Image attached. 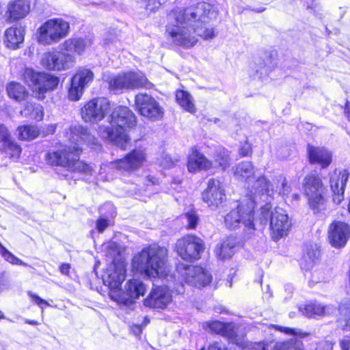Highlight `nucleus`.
Masks as SVG:
<instances>
[{
  "instance_id": "obj_1",
  "label": "nucleus",
  "mask_w": 350,
  "mask_h": 350,
  "mask_svg": "<svg viewBox=\"0 0 350 350\" xmlns=\"http://www.w3.org/2000/svg\"><path fill=\"white\" fill-rule=\"evenodd\" d=\"M213 16H215V13L206 2L186 8L174 9L167 15L166 32L175 45L191 48L198 42V36L204 40L216 36L213 28L208 25Z\"/></svg>"
},
{
  "instance_id": "obj_2",
  "label": "nucleus",
  "mask_w": 350,
  "mask_h": 350,
  "mask_svg": "<svg viewBox=\"0 0 350 350\" xmlns=\"http://www.w3.org/2000/svg\"><path fill=\"white\" fill-rule=\"evenodd\" d=\"M133 269L147 278L166 280L167 284L153 288L144 301L145 306L164 309L172 301V290L180 293L174 274H170L167 263V250L157 245H151L142 249L132 260Z\"/></svg>"
},
{
  "instance_id": "obj_3",
  "label": "nucleus",
  "mask_w": 350,
  "mask_h": 350,
  "mask_svg": "<svg viewBox=\"0 0 350 350\" xmlns=\"http://www.w3.org/2000/svg\"><path fill=\"white\" fill-rule=\"evenodd\" d=\"M67 137L71 142L75 143V146L72 148L64 146L55 150L49 151L45 157L47 163L51 165L66 167L70 171L91 174L92 167L79 159L81 152L79 143L83 142L91 148L97 150L100 148V145L96 138L90 133L88 129L80 124L71 126L69 133H67Z\"/></svg>"
},
{
  "instance_id": "obj_4",
  "label": "nucleus",
  "mask_w": 350,
  "mask_h": 350,
  "mask_svg": "<svg viewBox=\"0 0 350 350\" xmlns=\"http://www.w3.org/2000/svg\"><path fill=\"white\" fill-rule=\"evenodd\" d=\"M250 200L242 202L231 207V210L224 217L226 228L234 230L241 224L247 230H254V211L255 205L261 202H267L274 193L273 188L269 180L264 176L258 177L248 187Z\"/></svg>"
},
{
  "instance_id": "obj_5",
  "label": "nucleus",
  "mask_w": 350,
  "mask_h": 350,
  "mask_svg": "<svg viewBox=\"0 0 350 350\" xmlns=\"http://www.w3.org/2000/svg\"><path fill=\"white\" fill-rule=\"evenodd\" d=\"M110 126H101L98 133L105 139L122 149H125L130 142L126 133L127 129L133 128L137 122L135 114L125 106H118L114 109L110 117Z\"/></svg>"
},
{
  "instance_id": "obj_6",
  "label": "nucleus",
  "mask_w": 350,
  "mask_h": 350,
  "mask_svg": "<svg viewBox=\"0 0 350 350\" xmlns=\"http://www.w3.org/2000/svg\"><path fill=\"white\" fill-rule=\"evenodd\" d=\"M273 193L269 200L265 202V204L261 207L260 215L262 223L263 221L266 223L269 220L271 237L273 240L276 241L288 234L291 224L288 215L283 208L276 207L273 211H271L270 202L273 199Z\"/></svg>"
},
{
  "instance_id": "obj_7",
  "label": "nucleus",
  "mask_w": 350,
  "mask_h": 350,
  "mask_svg": "<svg viewBox=\"0 0 350 350\" xmlns=\"http://www.w3.org/2000/svg\"><path fill=\"white\" fill-rule=\"evenodd\" d=\"M109 89L116 93L139 88L151 89L153 84L141 71H129L109 77Z\"/></svg>"
},
{
  "instance_id": "obj_8",
  "label": "nucleus",
  "mask_w": 350,
  "mask_h": 350,
  "mask_svg": "<svg viewBox=\"0 0 350 350\" xmlns=\"http://www.w3.org/2000/svg\"><path fill=\"white\" fill-rule=\"evenodd\" d=\"M69 29V23L61 18L49 19L38 29V40L43 44L57 43L67 36Z\"/></svg>"
},
{
  "instance_id": "obj_9",
  "label": "nucleus",
  "mask_w": 350,
  "mask_h": 350,
  "mask_svg": "<svg viewBox=\"0 0 350 350\" xmlns=\"http://www.w3.org/2000/svg\"><path fill=\"white\" fill-rule=\"evenodd\" d=\"M178 274L176 284L183 287V282L197 288H202L209 284L212 280L211 275L201 267L185 265L179 262L176 265Z\"/></svg>"
},
{
  "instance_id": "obj_10",
  "label": "nucleus",
  "mask_w": 350,
  "mask_h": 350,
  "mask_svg": "<svg viewBox=\"0 0 350 350\" xmlns=\"http://www.w3.org/2000/svg\"><path fill=\"white\" fill-rule=\"evenodd\" d=\"M303 188L310 207L314 212L323 209L326 202L325 188L321 179L314 174H309L304 178Z\"/></svg>"
},
{
  "instance_id": "obj_11",
  "label": "nucleus",
  "mask_w": 350,
  "mask_h": 350,
  "mask_svg": "<svg viewBox=\"0 0 350 350\" xmlns=\"http://www.w3.org/2000/svg\"><path fill=\"white\" fill-rule=\"evenodd\" d=\"M204 250L202 239L195 235H187L177 240L174 251L182 259L193 262L200 258Z\"/></svg>"
},
{
  "instance_id": "obj_12",
  "label": "nucleus",
  "mask_w": 350,
  "mask_h": 350,
  "mask_svg": "<svg viewBox=\"0 0 350 350\" xmlns=\"http://www.w3.org/2000/svg\"><path fill=\"white\" fill-rule=\"evenodd\" d=\"M23 78L27 83L35 91L44 94L55 89L59 79L58 77L46 72H37L31 68H26Z\"/></svg>"
},
{
  "instance_id": "obj_13",
  "label": "nucleus",
  "mask_w": 350,
  "mask_h": 350,
  "mask_svg": "<svg viewBox=\"0 0 350 350\" xmlns=\"http://www.w3.org/2000/svg\"><path fill=\"white\" fill-rule=\"evenodd\" d=\"M110 109V103L105 97L93 98L81 109L82 119L85 122L98 123L101 121Z\"/></svg>"
},
{
  "instance_id": "obj_14",
  "label": "nucleus",
  "mask_w": 350,
  "mask_h": 350,
  "mask_svg": "<svg viewBox=\"0 0 350 350\" xmlns=\"http://www.w3.org/2000/svg\"><path fill=\"white\" fill-rule=\"evenodd\" d=\"M146 161L145 149L137 148L126 154L123 158L110 162L109 167L121 172H132L142 167Z\"/></svg>"
},
{
  "instance_id": "obj_15",
  "label": "nucleus",
  "mask_w": 350,
  "mask_h": 350,
  "mask_svg": "<svg viewBox=\"0 0 350 350\" xmlns=\"http://www.w3.org/2000/svg\"><path fill=\"white\" fill-rule=\"evenodd\" d=\"M42 66L49 70H67L75 64V58L69 53L53 51L42 54L40 59Z\"/></svg>"
},
{
  "instance_id": "obj_16",
  "label": "nucleus",
  "mask_w": 350,
  "mask_h": 350,
  "mask_svg": "<svg viewBox=\"0 0 350 350\" xmlns=\"http://www.w3.org/2000/svg\"><path fill=\"white\" fill-rule=\"evenodd\" d=\"M135 104L137 111L151 120H159L163 116V107L154 98L148 94H137L135 98Z\"/></svg>"
},
{
  "instance_id": "obj_17",
  "label": "nucleus",
  "mask_w": 350,
  "mask_h": 350,
  "mask_svg": "<svg viewBox=\"0 0 350 350\" xmlns=\"http://www.w3.org/2000/svg\"><path fill=\"white\" fill-rule=\"evenodd\" d=\"M146 288L144 284L138 280H130L126 282L124 290H116L112 293V300L119 304L129 305L135 299L144 295Z\"/></svg>"
},
{
  "instance_id": "obj_18",
  "label": "nucleus",
  "mask_w": 350,
  "mask_h": 350,
  "mask_svg": "<svg viewBox=\"0 0 350 350\" xmlns=\"http://www.w3.org/2000/svg\"><path fill=\"white\" fill-rule=\"evenodd\" d=\"M202 197L204 202L212 210L219 208L226 199V191L221 183L214 178L208 180L207 187L202 192Z\"/></svg>"
},
{
  "instance_id": "obj_19",
  "label": "nucleus",
  "mask_w": 350,
  "mask_h": 350,
  "mask_svg": "<svg viewBox=\"0 0 350 350\" xmlns=\"http://www.w3.org/2000/svg\"><path fill=\"white\" fill-rule=\"evenodd\" d=\"M125 274L126 268L122 262L111 265L104 272L103 281L110 288L109 297L111 299L113 291L120 290V286L125 280Z\"/></svg>"
},
{
  "instance_id": "obj_20",
  "label": "nucleus",
  "mask_w": 350,
  "mask_h": 350,
  "mask_svg": "<svg viewBox=\"0 0 350 350\" xmlns=\"http://www.w3.org/2000/svg\"><path fill=\"white\" fill-rule=\"evenodd\" d=\"M328 237L332 246L344 247L350 238L349 225L340 221H333L329 226Z\"/></svg>"
},
{
  "instance_id": "obj_21",
  "label": "nucleus",
  "mask_w": 350,
  "mask_h": 350,
  "mask_svg": "<svg viewBox=\"0 0 350 350\" xmlns=\"http://www.w3.org/2000/svg\"><path fill=\"white\" fill-rule=\"evenodd\" d=\"M349 173L347 170H335L330 177V187L333 193V202L337 204L344 200V192Z\"/></svg>"
},
{
  "instance_id": "obj_22",
  "label": "nucleus",
  "mask_w": 350,
  "mask_h": 350,
  "mask_svg": "<svg viewBox=\"0 0 350 350\" xmlns=\"http://www.w3.org/2000/svg\"><path fill=\"white\" fill-rule=\"evenodd\" d=\"M213 167V163L203 154L200 152L196 147L191 149V153L188 156L187 169L192 173L200 170H206Z\"/></svg>"
},
{
  "instance_id": "obj_23",
  "label": "nucleus",
  "mask_w": 350,
  "mask_h": 350,
  "mask_svg": "<svg viewBox=\"0 0 350 350\" xmlns=\"http://www.w3.org/2000/svg\"><path fill=\"white\" fill-rule=\"evenodd\" d=\"M300 310L306 317L316 319L332 315L336 312V308L332 304L324 305L314 301L306 304L304 309L300 308Z\"/></svg>"
},
{
  "instance_id": "obj_24",
  "label": "nucleus",
  "mask_w": 350,
  "mask_h": 350,
  "mask_svg": "<svg viewBox=\"0 0 350 350\" xmlns=\"http://www.w3.org/2000/svg\"><path fill=\"white\" fill-rule=\"evenodd\" d=\"M25 28L21 24H16L5 31L4 44L8 48L16 49L24 42Z\"/></svg>"
},
{
  "instance_id": "obj_25",
  "label": "nucleus",
  "mask_w": 350,
  "mask_h": 350,
  "mask_svg": "<svg viewBox=\"0 0 350 350\" xmlns=\"http://www.w3.org/2000/svg\"><path fill=\"white\" fill-rule=\"evenodd\" d=\"M307 151L310 163H317L321 167L325 168L332 162V155L331 152L323 147L308 145Z\"/></svg>"
},
{
  "instance_id": "obj_26",
  "label": "nucleus",
  "mask_w": 350,
  "mask_h": 350,
  "mask_svg": "<svg viewBox=\"0 0 350 350\" xmlns=\"http://www.w3.org/2000/svg\"><path fill=\"white\" fill-rule=\"evenodd\" d=\"M204 327L206 329L208 328L213 332L230 338L234 340L237 344L239 342L237 340H234L236 331L233 323H224L219 321H208L204 323Z\"/></svg>"
},
{
  "instance_id": "obj_27",
  "label": "nucleus",
  "mask_w": 350,
  "mask_h": 350,
  "mask_svg": "<svg viewBox=\"0 0 350 350\" xmlns=\"http://www.w3.org/2000/svg\"><path fill=\"white\" fill-rule=\"evenodd\" d=\"M30 11L29 3L26 0H16L8 4V13L10 20L15 21L25 18Z\"/></svg>"
},
{
  "instance_id": "obj_28",
  "label": "nucleus",
  "mask_w": 350,
  "mask_h": 350,
  "mask_svg": "<svg viewBox=\"0 0 350 350\" xmlns=\"http://www.w3.org/2000/svg\"><path fill=\"white\" fill-rule=\"evenodd\" d=\"M90 38H75L66 40L62 45V50L66 52L81 54L87 48L92 44Z\"/></svg>"
},
{
  "instance_id": "obj_29",
  "label": "nucleus",
  "mask_w": 350,
  "mask_h": 350,
  "mask_svg": "<svg viewBox=\"0 0 350 350\" xmlns=\"http://www.w3.org/2000/svg\"><path fill=\"white\" fill-rule=\"evenodd\" d=\"M234 174L237 179L250 183L254 178V165L250 161L241 162L236 166Z\"/></svg>"
},
{
  "instance_id": "obj_30",
  "label": "nucleus",
  "mask_w": 350,
  "mask_h": 350,
  "mask_svg": "<svg viewBox=\"0 0 350 350\" xmlns=\"http://www.w3.org/2000/svg\"><path fill=\"white\" fill-rule=\"evenodd\" d=\"M234 240L231 238H227L216 245L215 254L221 260L230 258L234 253Z\"/></svg>"
},
{
  "instance_id": "obj_31",
  "label": "nucleus",
  "mask_w": 350,
  "mask_h": 350,
  "mask_svg": "<svg viewBox=\"0 0 350 350\" xmlns=\"http://www.w3.org/2000/svg\"><path fill=\"white\" fill-rule=\"evenodd\" d=\"M6 92L9 98L21 102L28 96V91L20 83L11 81L6 85Z\"/></svg>"
},
{
  "instance_id": "obj_32",
  "label": "nucleus",
  "mask_w": 350,
  "mask_h": 350,
  "mask_svg": "<svg viewBox=\"0 0 350 350\" xmlns=\"http://www.w3.org/2000/svg\"><path fill=\"white\" fill-rule=\"evenodd\" d=\"M176 100L184 110L191 113H194L196 111L193 98L188 92L182 90H177Z\"/></svg>"
},
{
  "instance_id": "obj_33",
  "label": "nucleus",
  "mask_w": 350,
  "mask_h": 350,
  "mask_svg": "<svg viewBox=\"0 0 350 350\" xmlns=\"http://www.w3.org/2000/svg\"><path fill=\"white\" fill-rule=\"evenodd\" d=\"M21 114L25 117L40 121L44 116L43 107L40 104L27 103L24 109L21 111Z\"/></svg>"
},
{
  "instance_id": "obj_34",
  "label": "nucleus",
  "mask_w": 350,
  "mask_h": 350,
  "mask_svg": "<svg viewBox=\"0 0 350 350\" xmlns=\"http://www.w3.org/2000/svg\"><path fill=\"white\" fill-rule=\"evenodd\" d=\"M1 150L13 160H17L22 151L21 146L12 141L11 137L2 142Z\"/></svg>"
},
{
  "instance_id": "obj_35",
  "label": "nucleus",
  "mask_w": 350,
  "mask_h": 350,
  "mask_svg": "<svg viewBox=\"0 0 350 350\" xmlns=\"http://www.w3.org/2000/svg\"><path fill=\"white\" fill-rule=\"evenodd\" d=\"M320 250L317 247L308 248L307 253L304 256L301 266L303 269H309L319 260Z\"/></svg>"
},
{
  "instance_id": "obj_36",
  "label": "nucleus",
  "mask_w": 350,
  "mask_h": 350,
  "mask_svg": "<svg viewBox=\"0 0 350 350\" xmlns=\"http://www.w3.org/2000/svg\"><path fill=\"white\" fill-rule=\"evenodd\" d=\"M340 317L339 322L343 324L344 327L350 328V299L342 301L338 306Z\"/></svg>"
},
{
  "instance_id": "obj_37",
  "label": "nucleus",
  "mask_w": 350,
  "mask_h": 350,
  "mask_svg": "<svg viewBox=\"0 0 350 350\" xmlns=\"http://www.w3.org/2000/svg\"><path fill=\"white\" fill-rule=\"evenodd\" d=\"M93 79L94 73L92 71L87 68H81L79 70L72 78L74 81H76L83 88L92 82Z\"/></svg>"
},
{
  "instance_id": "obj_38",
  "label": "nucleus",
  "mask_w": 350,
  "mask_h": 350,
  "mask_svg": "<svg viewBox=\"0 0 350 350\" xmlns=\"http://www.w3.org/2000/svg\"><path fill=\"white\" fill-rule=\"evenodd\" d=\"M213 167H221L222 170L226 169L229 165V154L228 151L224 148H219L216 151L214 156Z\"/></svg>"
},
{
  "instance_id": "obj_39",
  "label": "nucleus",
  "mask_w": 350,
  "mask_h": 350,
  "mask_svg": "<svg viewBox=\"0 0 350 350\" xmlns=\"http://www.w3.org/2000/svg\"><path fill=\"white\" fill-rule=\"evenodd\" d=\"M18 136L22 140H33L39 135V130L34 126H21L18 127Z\"/></svg>"
},
{
  "instance_id": "obj_40",
  "label": "nucleus",
  "mask_w": 350,
  "mask_h": 350,
  "mask_svg": "<svg viewBox=\"0 0 350 350\" xmlns=\"http://www.w3.org/2000/svg\"><path fill=\"white\" fill-rule=\"evenodd\" d=\"M237 345L239 347H241L243 350V348L248 347L250 350H275V342H260L256 343H250L241 341L240 342H237Z\"/></svg>"
},
{
  "instance_id": "obj_41",
  "label": "nucleus",
  "mask_w": 350,
  "mask_h": 350,
  "mask_svg": "<svg viewBox=\"0 0 350 350\" xmlns=\"http://www.w3.org/2000/svg\"><path fill=\"white\" fill-rule=\"evenodd\" d=\"M275 350H303V344L299 340H288L275 342Z\"/></svg>"
},
{
  "instance_id": "obj_42",
  "label": "nucleus",
  "mask_w": 350,
  "mask_h": 350,
  "mask_svg": "<svg viewBox=\"0 0 350 350\" xmlns=\"http://www.w3.org/2000/svg\"><path fill=\"white\" fill-rule=\"evenodd\" d=\"M183 219H184L183 223L186 228L189 230L196 229L200 221L199 216L194 210L185 213L183 215Z\"/></svg>"
},
{
  "instance_id": "obj_43",
  "label": "nucleus",
  "mask_w": 350,
  "mask_h": 350,
  "mask_svg": "<svg viewBox=\"0 0 350 350\" xmlns=\"http://www.w3.org/2000/svg\"><path fill=\"white\" fill-rule=\"evenodd\" d=\"M84 88L80 84L71 79L70 87L68 94L69 100L71 101L79 100L83 94Z\"/></svg>"
},
{
  "instance_id": "obj_44",
  "label": "nucleus",
  "mask_w": 350,
  "mask_h": 350,
  "mask_svg": "<svg viewBox=\"0 0 350 350\" xmlns=\"http://www.w3.org/2000/svg\"><path fill=\"white\" fill-rule=\"evenodd\" d=\"M271 326L274 327L275 329L284 333L285 334L298 336L301 338H305L309 335L308 333L304 332L299 329H293V328H290V327L274 325H271Z\"/></svg>"
},
{
  "instance_id": "obj_45",
  "label": "nucleus",
  "mask_w": 350,
  "mask_h": 350,
  "mask_svg": "<svg viewBox=\"0 0 350 350\" xmlns=\"http://www.w3.org/2000/svg\"><path fill=\"white\" fill-rule=\"evenodd\" d=\"M1 254L4 259L11 264L23 265L25 267L29 266L27 263L23 262L21 259L15 256L4 247H1Z\"/></svg>"
},
{
  "instance_id": "obj_46",
  "label": "nucleus",
  "mask_w": 350,
  "mask_h": 350,
  "mask_svg": "<svg viewBox=\"0 0 350 350\" xmlns=\"http://www.w3.org/2000/svg\"><path fill=\"white\" fill-rule=\"evenodd\" d=\"M178 161V159H172L170 155L165 154L162 157L160 164L165 168H170L175 165Z\"/></svg>"
},
{
  "instance_id": "obj_47",
  "label": "nucleus",
  "mask_w": 350,
  "mask_h": 350,
  "mask_svg": "<svg viewBox=\"0 0 350 350\" xmlns=\"http://www.w3.org/2000/svg\"><path fill=\"white\" fill-rule=\"evenodd\" d=\"M277 181L278 183L281 184V187L279 189H277L276 191H278L280 194H287L289 192V188L287 185L285 177L280 175L278 176Z\"/></svg>"
},
{
  "instance_id": "obj_48",
  "label": "nucleus",
  "mask_w": 350,
  "mask_h": 350,
  "mask_svg": "<svg viewBox=\"0 0 350 350\" xmlns=\"http://www.w3.org/2000/svg\"><path fill=\"white\" fill-rule=\"evenodd\" d=\"M105 248L107 250V255L111 256V257H114L116 254H119L118 245L115 242H109L105 246Z\"/></svg>"
},
{
  "instance_id": "obj_49",
  "label": "nucleus",
  "mask_w": 350,
  "mask_h": 350,
  "mask_svg": "<svg viewBox=\"0 0 350 350\" xmlns=\"http://www.w3.org/2000/svg\"><path fill=\"white\" fill-rule=\"evenodd\" d=\"M109 222L107 219L100 217L96 223V228L99 232H103L109 226Z\"/></svg>"
},
{
  "instance_id": "obj_50",
  "label": "nucleus",
  "mask_w": 350,
  "mask_h": 350,
  "mask_svg": "<svg viewBox=\"0 0 350 350\" xmlns=\"http://www.w3.org/2000/svg\"><path fill=\"white\" fill-rule=\"evenodd\" d=\"M28 295L32 299L33 301L39 306H41L43 304L46 306H50L49 304L46 300L43 299L42 298L33 293L31 291L28 292Z\"/></svg>"
},
{
  "instance_id": "obj_51",
  "label": "nucleus",
  "mask_w": 350,
  "mask_h": 350,
  "mask_svg": "<svg viewBox=\"0 0 350 350\" xmlns=\"http://www.w3.org/2000/svg\"><path fill=\"white\" fill-rule=\"evenodd\" d=\"M239 153L242 157H247L252 153L251 144L245 142L240 148Z\"/></svg>"
},
{
  "instance_id": "obj_52",
  "label": "nucleus",
  "mask_w": 350,
  "mask_h": 350,
  "mask_svg": "<svg viewBox=\"0 0 350 350\" xmlns=\"http://www.w3.org/2000/svg\"><path fill=\"white\" fill-rule=\"evenodd\" d=\"M10 137V135L5 126L0 124V139L1 142Z\"/></svg>"
},
{
  "instance_id": "obj_53",
  "label": "nucleus",
  "mask_w": 350,
  "mask_h": 350,
  "mask_svg": "<svg viewBox=\"0 0 350 350\" xmlns=\"http://www.w3.org/2000/svg\"><path fill=\"white\" fill-rule=\"evenodd\" d=\"M208 350H228L225 345L219 342H214L208 347ZM242 350V349H241Z\"/></svg>"
},
{
  "instance_id": "obj_54",
  "label": "nucleus",
  "mask_w": 350,
  "mask_h": 350,
  "mask_svg": "<svg viewBox=\"0 0 350 350\" xmlns=\"http://www.w3.org/2000/svg\"><path fill=\"white\" fill-rule=\"evenodd\" d=\"M341 350H349L350 349V336H345L340 341Z\"/></svg>"
},
{
  "instance_id": "obj_55",
  "label": "nucleus",
  "mask_w": 350,
  "mask_h": 350,
  "mask_svg": "<svg viewBox=\"0 0 350 350\" xmlns=\"http://www.w3.org/2000/svg\"><path fill=\"white\" fill-rule=\"evenodd\" d=\"M319 349L320 350H333V343L329 341L323 342L319 345Z\"/></svg>"
},
{
  "instance_id": "obj_56",
  "label": "nucleus",
  "mask_w": 350,
  "mask_h": 350,
  "mask_svg": "<svg viewBox=\"0 0 350 350\" xmlns=\"http://www.w3.org/2000/svg\"><path fill=\"white\" fill-rule=\"evenodd\" d=\"M70 266L68 263H63L59 267L60 272L64 274L68 275L69 274Z\"/></svg>"
},
{
  "instance_id": "obj_57",
  "label": "nucleus",
  "mask_w": 350,
  "mask_h": 350,
  "mask_svg": "<svg viewBox=\"0 0 350 350\" xmlns=\"http://www.w3.org/2000/svg\"><path fill=\"white\" fill-rule=\"evenodd\" d=\"M57 125L55 124H51L48 125L46 129V134H53L56 131Z\"/></svg>"
},
{
  "instance_id": "obj_58",
  "label": "nucleus",
  "mask_w": 350,
  "mask_h": 350,
  "mask_svg": "<svg viewBox=\"0 0 350 350\" xmlns=\"http://www.w3.org/2000/svg\"><path fill=\"white\" fill-rule=\"evenodd\" d=\"M147 181L152 185H157L159 183V180L152 176H148L147 177Z\"/></svg>"
},
{
  "instance_id": "obj_59",
  "label": "nucleus",
  "mask_w": 350,
  "mask_h": 350,
  "mask_svg": "<svg viewBox=\"0 0 350 350\" xmlns=\"http://www.w3.org/2000/svg\"><path fill=\"white\" fill-rule=\"evenodd\" d=\"M142 327L139 325H135L133 329V332L136 335H139L142 333Z\"/></svg>"
},
{
  "instance_id": "obj_60",
  "label": "nucleus",
  "mask_w": 350,
  "mask_h": 350,
  "mask_svg": "<svg viewBox=\"0 0 350 350\" xmlns=\"http://www.w3.org/2000/svg\"><path fill=\"white\" fill-rule=\"evenodd\" d=\"M345 111L348 119L350 120V105L349 103H347Z\"/></svg>"
},
{
  "instance_id": "obj_61",
  "label": "nucleus",
  "mask_w": 350,
  "mask_h": 350,
  "mask_svg": "<svg viewBox=\"0 0 350 350\" xmlns=\"http://www.w3.org/2000/svg\"><path fill=\"white\" fill-rule=\"evenodd\" d=\"M25 323L33 325H38V322L33 321V320L26 319L25 321Z\"/></svg>"
},
{
  "instance_id": "obj_62",
  "label": "nucleus",
  "mask_w": 350,
  "mask_h": 350,
  "mask_svg": "<svg viewBox=\"0 0 350 350\" xmlns=\"http://www.w3.org/2000/svg\"><path fill=\"white\" fill-rule=\"evenodd\" d=\"M347 210L350 214V198H349V203H348V206H347Z\"/></svg>"
},
{
  "instance_id": "obj_63",
  "label": "nucleus",
  "mask_w": 350,
  "mask_h": 350,
  "mask_svg": "<svg viewBox=\"0 0 350 350\" xmlns=\"http://www.w3.org/2000/svg\"><path fill=\"white\" fill-rule=\"evenodd\" d=\"M3 318H4L3 313L0 310V319H3Z\"/></svg>"
},
{
  "instance_id": "obj_64",
  "label": "nucleus",
  "mask_w": 350,
  "mask_h": 350,
  "mask_svg": "<svg viewBox=\"0 0 350 350\" xmlns=\"http://www.w3.org/2000/svg\"><path fill=\"white\" fill-rule=\"evenodd\" d=\"M144 321H145V323L147 324L149 322V320L146 317H145Z\"/></svg>"
}]
</instances>
